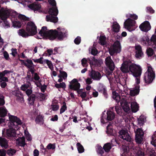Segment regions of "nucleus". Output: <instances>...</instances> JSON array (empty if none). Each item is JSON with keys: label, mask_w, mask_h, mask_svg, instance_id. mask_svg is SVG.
Returning <instances> with one entry per match:
<instances>
[{"label": "nucleus", "mask_w": 156, "mask_h": 156, "mask_svg": "<svg viewBox=\"0 0 156 156\" xmlns=\"http://www.w3.org/2000/svg\"><path fill=\"white\" fill-rule=\"evenodd\" d=\"M57 29L58 30H50L47 31V27L44 26L42 27L39 33L44 38L51 40H54L56 38L60 41L63 40L64 38L67 37V31L64 28H58Z\"/></svg>", "instance_id": "1"}, {"label": "nucleus", "mask_w": 156, "mask_h": 156, "mask_svg": "<svg viewBox=\"0 0 156 156\" xmlns=\"http://www.w3.org/2000/svg\"><path fill=\"white\" fill-rule=\"evenodd\" d=\"M119 137L124 140L127 141L129 146H123L122 150L123 153V156H129V147H133L134 146V144L131 140V138L128 132L124 130H121L119 132Z\"/></svg>", "instance_id": "2"}, {"label": "nucleus", "mask_w": 156, "mask_h": 156, "mask_svg": "<svg viewBox=\"0 0 156 156\" xmlns=\"http://www.w3.org/2000/svg\"><path fill=\"white\" fill-rule=\"evenodd\" d=\"M37 27L34 23L32 21L28 22L27 24L26 30L27 32L23 29L19 30V35L23 37H26L30 35H34L37 33Z\"/></svg>", "instance_id": "3"}, {"label": "nucleus", "mask_w": 156, "mask_h": 156, "mask_svg": "<svg viewBox=\"0 0 156 156\" xmlns=\"http://www.w3.org/2000/svg\"><path fill=\"white\" fill-rule=\"evenodd\" d=\"M58 12L57 6L52 7L50 8L48 11L49 15L46 16V21L54 23H57L58 21V19L56 16L58 15Z\"/></svg>", "instance_id": "4"}, {"label": "nucleus", "mask_w": 156, "mask_h": 156, "mask_svg": "<svg viewBox=\"0 0 156 156\" xmlns=\"http://www.w3.org/2000/svg\"><path fill=\"white\" fill-rule=\"evenodd\" d=\"M113 98L115 100L118 104L120 103V105L122 107L123 110L126 112H128L130 110L129 106L127 102L125 100L120 101V97L118 95V93L116 91L112 92Z\"/></svg>", "instance_id": "5"}, {"label": "nucleus", "mask_w": 156, "mask_h": 156, "mask_svg": "<svg viewBox=\"0 0 156 156\" xmlns=\"http://www.w3.org/2000/svg\"><path fill=\"white\" fill-rule=\"evenodd\" d=\"M105 63L107 66L105 71L106 74L108 76L112 75L114 70L115 66L110 56H107L105 58Z\"/></svg>", "instance_id": "6"}, {"label": "nucleus", "mask_w": 156, "mask_h": 156, "mask_svg": "<svg viewBox=\"0 0 156 156\" xmlns=\"http://www.w3.org/2000/svg\"><path fill=\"white\" fill-rule=\"evenodd\" d=\"M155 77V74L151 66L148 67L147 72L144 74V79L146 83L149 84L152 83Z\"/></svg>", "instance_id": "7"}, {"label": "nucleus", "mask_w": 156, "mask_h": 156, "mask_svg": "<svg viewBox=\"0 0 156 156\" xmlns=\"http://www.w3.org/2000/svg\"><path fill=\"white\" fill-rule=\"evenodd\" d=\"M129 72L135 77H139L141 75L142 69L140 67L135 64L129 62Z\"/></svg>", "instance_id": "8"}, {"label": "nucleus", "mask_w": 156, "mask_h": 156, "mask_svg": "<svg viewBox=\"0 0 156 156\" xmlns=\"http://www.w3.org/2000/svg\"><path fill=\"white\" fill-rule=\"evenodd\" d=\"M69 83V88L72 90L76 91L78 94L84 92L83 91V89H80V84L77 79H73Z\"/></svg>", "instance_id": "9"}, {"label": "nucleus", "mask_w": 156, "mask_h": 156, "mask_svg": "<svg viewBox=\"0 0 156 156\" xmlns=\"http://www.w3.org/2000/svg\"><path fill=\"white\" fill-rule=\"evenodd\" d=\"M121 51L120 43L118 41H116L114 43L112 47L109 49V52L111 55H113L115 54L119 53Z\"/></svg>", "instance_id": "10"}, {"label": "nucleus", "mask_w": 156, "mask_h": 156, "mask_svg": "<svg viewBox=\"0 0 156 156\" xmlns=\"http://www.w3.org/2000/svg\"><path fill=\"white\" fill-rule=\"evenodd\" d=\"M9 119L11 122V127L18 129L19 125H20L22 124V122L20 119L17 116L10 115L9 116Z\"/></svg>", "instance_id": "11"}, {"label": "nucleus", "mask_w": 156, "mask_h": 156, "mask_svg": "<svg viewBox=\"0 0 156 156\" xmlns=\"http://www.w3.org/2000/svg\"><path fill=\"white\" fill-rule=\"evenodd\" d=\"M1 11L2 12H4L5 13V15H4L2 13V14L3 15V18H6V17H9V16H11L12 17L15 18L18 16L17 12L12 10L8 9L7 8L5 9L4 7H2L1 9Z\"/></svg>", "instance_id": "12"}, {"label": "nucleus", "mask_w": 156, "mask_h": 156, "mask_svg": "<svg viewBox=\"0 0 156 156\" xmlns=\"http://www.w3.org/2000/svg\"><path fill=\"white\" fill-rule=\"evenodd\" d=\"M106 116L104 113L102 114V115L101 117V122L104 123L105 122L104 119L107 121H112L114 119L115 117V113L111 111H107L106 112Z\"/></svg>", "instance_id": "13"}, {"label": "nucleus", "mask_w": 156, "mask_h": 156, "mask_svg": "<svg viewBox=\"0 0 156 156\" xmlns=\"http://www.w3.org/2000/svg\"><path fill=\"white\" fill-rule=\"evenodd\" d=\"M98 60L96 59L94 56L88 58L87 59L85 58H83L81 61L82 66L84 67H87L88 66L87 62H88L90 66L95 64L98 62Z\"/></svg>", "instance_id": "14"}, {"label": "nucleus", "mask_w": 156, "mask_h": 156, "mask_svg": "<svg viewBox=\"0 0 156 156\" xmlns=\"http://www.w3.org/2000/svg\"><path fill=\"white\" fill-rule=\"evenodd\" d=\"M135 140L136 143L141 144L143 140L144 133L141 128H138L135 131Z\"/></svg>", "instance_id": "15"}, {"label": "nucleus", "mask_w": 156, "mask_h": 156, "mask_svg": "<svg viewBox=\"0 0 156 156\" xmlns=\"http://www.w3.org/2000/svg\"><path fill=\"white\" fill-rule=\"evenodd\" d=\"M136 22L130 18H128L124 22V25L125 28L129 31H132L135 30L133 27L135 25Z\"/></svg>", "instance_id": "16"}, {"label": "nucleus", "mask_w": 156, "mask_h": 156, "mask_svg": "<svg viewBox=\"0 0 156 156\" xmlns=\"http://www.w3.org/2000/svg\"><path fill=\"white\" fill-rule=\"evenodd\" d=\"M129 62H131L130 60H127L123 62L120 67V69L123 73H127L129 72Z\"/></svg>", "instance_id": "17"}, {"label": "nucleus", "mask_w": 156, "mask_h": 156, "mask_svg": "<svg viewBox=\"0 0 156 156\" xmlns=\"http://www.w3.org/2000/svg\"><path fill=\"white\" fill-rule=\"evenodd\" d=\"M139 28L142 31L147 32L151 29V27L149 22L146 21L140 25Z\"/></svg>", "instance_id": "18"}, {"label": "nucleus", "mask_w": 156, "mask_h": 156, "mask_svg": "<svg viewBox=\"0 0 156 156\" xmlns=\"http://www.w3.org/2000/svg\"><path fill=\"white\" fill-rule=\"evenodd\" d=\"M28 6L29 8L34 12L38 11L39 12H40L41 11L40 9L41 8V6L38 3H33L29 5Z\"/></svg>", "instance_id": "19"}, {"label": "nucleus", "mask_w": 156, "mask_h": 156, "mask_svg": "<svg viewBox=\"0 0 156 156\" xmlns=\"http://www.w3.org/2000/svg\"><path fill=\"white\" fill-rule=\"evenodd\" d=\"M90 75L94 80H99L101 78V74L99 72L92 69L90 73Z\"/></svg>", "instance_id": "20"}, {"label": "nucleus", "mask_w": 156, "mask_h": 156, "mask_svg": "<svg viewBox=\"0 0 156 156\" xmlns=\"http://www.w3.org/2000/svg\"><path fill=\"white\" fill-rule=\"evenodd\" d=\"M115 142L117 144H119L118 143V140L117 139H113L111 141V143H108L104 144L103 148L106 152H109L112 147V142L113 141Z\"/></svg>", "instance_id": "21"}, {"label": "nucleus", "mask_w": 156, "mask_h": 156, "mask_svg": "<svg viewBox=\"0 0 156 156\" xmlns=\"http://www.w3.org/2000/svg\"><path fill=\"white\" fill-rule=\"evenodd\" d=\"M26 61L27 63L25 64V66L28 69V71L35 69V65L34 64L32 61L31 60L27 59Z\"/></svg>", "instance_id": "22"}, {"label": "nucleus", "mask_w": 156, "mask_h": 156, "mask_svg": "<svg viewBox=\"0 0 156 156\" xmlns=\"http://www.w3.org/2000/svg\"><path fill=\"white\" fill-rule=\"evenodd\" d=\"M16 129L13 127L7 129L6 132L7 135L9 137H15L16 136Z\"/></svg>", "instance_id": "23"}, {"label": "nucleus", "mask_w": 156, "mask_h": 156, "mask_svg": "<svg viewBox=\"0 0 156 156\" xmlns=\"http://www.w3.org/2000/svg\"><path fill=\"white\" fill-rule=\"evenodd\" d=\"M0 146L2 148H7L8 147V140L4 137H0Z\"/></svg>", "instance_id": "24"}, {"label": "nucleus", "mask_w": 156, "mask_h": 156, "mask_svg": "<svg viewBox=\"0 0 156 156\" xmlns=\"http://www.w3.org/2000/svg\"><path fill=\"white\" fill-rule=\"evenodd\" d=\"M149 45L152 46L154 49L156 48V35H153L151 39H149Z\"/></svg>", "instance_id": "25"}, {"label": "nucleus", "mask_w": 156, "mask_h": 156, "mask_svg": "<svg viewBox=\"0 0 156 156\" xmlns=\"http://www.w3.org/2000/svg\"><path fill=\"white\" fill-rule=\"evenodd\" d=\"M106 133L107 134L112 136L115 135V131L113 129L112 124L109 123L107 126Z\"/></svg>", "instance_id": "26"}, {"label": "nucleus", "mask_w": 156, "mask_h": 156, "mask_svg": "<svg viewBox=\"0 0 156 156\" xmlns=\"http://www.w3.org/2000/svg\"><path fill=\"white\" fill-rule=\"evenodd\" d=\"M16 141L17 142V144L19 146L24 147L26 144L25 143V138L23 136L19 137L16 140Z\"/></svg>", "instance_id": "27"}, {"label": "nucleus", "mask_w": 156, "mask_h": 156, "mask_svg": "<svg viewBox=\"0 0 156 156\" xmlns=\"http://www.w3.org/2000/svg\"><path fill=\"white\" fill-rule=\"evenodd\" d=\"M149 38L147 36H143L139 39L141 43L144 45H149Z\"/></svg>", "instance_id": "28"}, {"label": "nucleus", "mask_w": 156, "mask_h": 156, "mask_svg": "<svg viewBox=\"0 0 156 156\" xmlns=\"http://www.w3.org/2000/svg\"><path fill=\"white\" fill-rule=\"evenodd\" d=\"M135 49L136 52L135 56L136 58H140L143 55V53L142 50V48L140 45L136 46Z\"/></svg>", "instance_id": "29"}, {"label": "nucleus", "mask_w": 156, "mask_h": 156, "mask_svg": "<svg viewBox=\"0 0 156 156\" xmlns=\"http://www.w3.org/2000/svg\"><path fill=\"white\" fill-rule=\"evenodd\" d=\"M7 110L5 106H0V117H4L7 114Z\"/></svg>", "instance_id": "30"}, {"label": "nucleus", "mask_w": 156, "mask_h": 156, "mask_svg": "<svg viewBox=\"0 0 156 156\" xmlns=\"http://www.w3.org/2000/svg\"><path fill=\"white\" fill-rule=\"evenodd\" d=\"M140 86L137 85L135 89L130 91V94L131 96H134L138 94L140 91Z\"/></svg>", "instance_id": "31"}, {"label": "nucleus", "mask_w": 156, "mask_h": 156, "mask_svg": "<svg viewBox=\"0 0 156 156\" xmlns=\"http://www.w3.org/2000/svg\"><path fill=\"white\" fill-rule=\"evenodd\" d=\"M131 107L132 112H136L139 110V106L136 102H132L131 104Z\"/></svg>", "instance_id": "32"}, {"label": "nucleus", "mask_w": 156, "mask_h": 156, "mask_svg": "<svg viewBox=\"0 0 156 156\" xmlns=\"http://www.w3.org/2000/svg\"><path fill=\"white\" fill-rule=\"evenodd\" d=\"M2 11H1V9H0V17L1 18L2 20H3L4 22L5 25V26H6L10 27V24L7 21V19L9 17V16L6 17V18H3V15H2V13H3V14L5 15V13L3 12H1Z\"/></svg>", "instance_id": "33"}, {"label": "nucleus", "mask_w": 156, "mask_h": 156, "mask_svg": "<svg viewBox=\"0 0 156 156\" xmlns=\"http://www.w3.org/2000/svg\"><path fill=\"white\" fill-rule=\"evenodd\" d=\"M36 123L43 124V117L41 115H39L36 117L35 120Z\"/></svg>", "instance_id": "34"}, {"label": "nucleus", "mask_w": 156, "mask_h": 156, "mask_svg": "<svg viewBox=\"0 0 156 156\" xmlns=\"http://www.w3.org/2000/svg\"><path fill=\"white\" fill-rule=\"evenodd\" d=\"M28 97V100L30 104L33 105L36 98L35 95L34 94H32L31 95Z\"/></svg>", "instance_id": "35"}, {"label": "nucleus", "mask_w": 156, "mask_h": 156, "mask_svg": "<svg viewBox=\"0 0 156 156\" xmlns=\"http://www.w3.org/2000/svg\"><path fill=\"white\" fill-rule=\"evenodd\" d=\"M120 26L117 23H113L112 25V30L115 33H118L119 31Z\"/></svg>", "instance_id": "36"}, {"label": "nucleus", "mask_w": 156, "mask_h": 156, "mask_svg": "<svg viewBox=\"0 0 156 156\" xmlns=\"http://www.w3.org/2000/svg\"><path fill=\"white\" fill-rule=\"evenodd\" d=\"M89 51L90 53L94 56L96 55L98 53L97 49L94 47H91V48H90Z\"/></svg>", "instance_id": "37"}, {"label": "nucleus", "mask_w": 156, "mask_h": 156, "mask_svg": "<svg viewBox=\"0 0 156 156\" xmlns=\"http://www.w3.org/2000/svg\"><path fill=\"white\" fill-rule=\"evenodd\" d=\"M146 53L148 57L152 56L154 54V51L151 48H147L146 50Z\"/></svg>", "instance_id": "38"}, {"label": "nucleus", "mask_w": 156, "mask_h": 156, "mask_svg": "<svg viewBox=\"0 0 156 156\" xmlns=\"http://www.w3.org/2000/svg\"><path fill=\"white\" fill-rule=\"evenodd\" d=\"M76 146L79 153H81L84 151V150L83 147L80 143H77Z\"/></svg>", "instance_id": "39"}, {"label": "nucleus", "mask_w": 156, "mask_h": 156, "mask_svg": "<svg viewBox=\"0 0 156 156\" xmlns=\"http://www.w3.org/2000/svg\"><path fill=\"white\" fill-rule=\"evenodd\" d=\"M99 43L101 45H105L106 44V37L105 36H101L99 39Z\"/></svg>", "instance_id": "40"}, {"label": "nucleus", "mask_w": 156, "mask_h": 156, "mask_svg": "<svg viewBox=\"0 0 156 156\" xmlns=\"http://www.w3.org/2000/svg\"><path fill=\"white\" fill-rule=\"evenodd\" d=\"M67 109V107L65 102L64 101L62 103V106L60 109V113L62 114L65 112Z\"/></svg>", "instance_id": "41"}, {"label": "nucleus", "mask_w": 156, "mask_h": 156, "mask_svg": "<svg viewBox=\"0 0 156 156\" xmlns=\"http://www.w3.org/2000/svg\"><path fill=\"white\" fill-rule=\"evenodd\" d=\"M14 95L18 97L19 99H23V94L21 92L19 91H16L14 92Z\"/></svg>", "instance_id": "42"}, {"label": "nucleus", "mask_w": 156, "mask_h": 156, "mask_svg": "<svg viewBox=\"0 0 156 156\" xmlns=\"http://www.w3.org/2000/svg\"><path fill=\"white\" fill-rule=\"evenodd\" d=\"M55 86L56 88L58 89L61 88L65 89L66 87V84L64 82H62V83H60L59 84L56 83L55 84Z\"/></svg>", "instance_id": "43"}, {"label": "nucleus", "mask_w": 156, "mask_h": 156, "mask_svg": "<svg viewBox=\"0 0 156 156\" xmlns=\"http://www.w3.org/2000/svg\"><path fill=\"white\" fill-rule=\"evenodd\" d=\"M59 73L60 75L58 76V77H62L64 79H65L66 78L67 76V74L66 72L64 71H62L61 70H60Z\"/></svg>", "instance_id": "44"}, {"label": "nucleus", "mask_w": 156, "mask_h": 156, "mask_svg": "<svg viewBox=\"0 0 156 156\" xmlns=\"http://www.w3.org/2000/svg\"><path fill=\"white\" fill-rule=\"evenodd\" d=\"M12 25L14 27L20 28L21 27V24L20 21H15L12 22Z\"/></svg>", "instance_id": "45"}, {"label": "nucleus", "mask_w": 156, "mask_h": 156, "mask_svg": "<svg viewBox=\"0 0 156 156\" xmlns=\"http://www.w3.org/2000/svg\"><path fill=\"white\" fill-rule=\"evenodd\" d=\"M44 62L47 64L48 67L51 70H52L53 69V65L51 61L48 59H45Z\"/></svg>", "instance_id": "46"}, {"label": "nucleus", "mask_w": 156, "mask_h": 156, "mask_svg": "<svg viewBox=\"0 0 156 156\" xmlns=\"http://www.w3.org/2000/svg\"><path fill=\"white\" fill-rule=\"evenodd\" d=\"M136 153L137 156H144V152L142 151L140 148H137V151Z\"/></svg>", "instance_id": "47"}, {"label": "nucleus", "mask_w": 156, "mask_h": 156, "mask_svg": "<svg viewBox=\"0 0 156 156\" xmlns=\"http://www.w3.org/2000/svg\"><path fill=\"white\" fill-rule=\"evenodd\" d=\"M5 103L4 97L0 94V106H4L3 105H5Z\"/></svg>", "instance_id": "48"}, {"label": "nucleus", "mask_w": 156, "mask_h": 156, "mask_svg": "<svg viewBox=\"0 0 156 156\" xmlns=\"http://www.w3.org/2000/svg\"><path fill=\"white\" fill-rule=\"evenodd\" d=\"M18 17L19 18L23 21H29V18L23 15L19 14L18 15Z\"/></svg>", "instance_id": "49"}, {"label": "nucleus", "mask_w": 156, "mask_h": 156, "mask_svg": "<svg viewBox=\"0 0 156 156\" xmlns=\"http://www.w3.org/2000/svg\"><path fill=\"white\" fill-rule=\"evenodd\" d=\"M11 72L10 71L5 70L4 71L0 73V79H1L2 77H4L5 74L9 73Z\"/></svg>", "instance_id": "50"}, {"label": "nucleus", "mask_w": 156, "mask_h": 156, "mask_svg": "<svg viewBox=\"0 0 156 156\" xmlns=\"http://www.w3.org/2000/svg\"><path fill=\"white\" fill-rule=\"evenodd\" d=\"M16 152V150L11 148H10L7 151V154L9 155H13Z\"/></svg>", "instance_id": "51"}, {"label": "nucleus", "mask_w": 156, "mask_h": 156, "mask_svg": "<svg viewBox=\"0 0 156 156\" xmlns=\"http://www.w3.org/2000/svg\"><path fill=\"white\" fill-rule=\"evenodd\" d=\"M51 108L52 110L54 111H57L59 108V105L56 104H52L51 105Z\"/></svg>", "instance_id": "52"}, {"label": "nucleus", "mask_w": 156, "mask_h": 156, "mask_svg": "<svg viewBox=\"0 0 156 156\" xmlns=\"http://www.w3.org/2000/svg\"><path fill=\"white\" fill-rule=\"evenodd\" d=\"M138 124L140 126H143L144 123V119L140 116V117L137 119Z\"/></svg>", "instance_id": "53"}, {"label": "nucleus", "mask_w": 156, "mask_h": 156, "mask_svg": "<svg viewBox=\"0 0 156 156\" xmlns=\"http://www.w3.org/2000/svg\"><path fill=\"white\" fill-rule=\"evenodd\" d=\"M55 144L49 143L47 146L46 148L48 150L51 149L53 150L55 149Z\"/></svg>", "instance_id": "54"}, {"label": "nucleus", "mask_w": 156, "mask_h": 156, "mask_svg": "<svg viewBox=\"0 0 156 156\" xmlns=\"http://www.w3.org/2000/svg\"><path fill=\"white\" fill-rule=\"evenodd\" d=\"M103 149H104L101 146H99L98 147V150L97 151L98 153L99 154L102 155L104 153Z\"/></svg>", "instance_id": "55"}, {"label": "nucleus", "mask_w": 156, "mask_h": 156, "mask_svg": "<svg viewBox=\"0 0 156 156\" xmlns=\"http://www.w3.org/2000/svg\"><path fill=\"white\" fill-rule=\"evenodd\" d=\"M29 87V85L24 84L21 85L20 87V89L23 91H25Z\"/></svg>", "instance_id": "56"}, {"label": "nucleus", "mask_w": 156, "mask_h": 156, "mask_svg": "<svg viewBox=\"0 0 156 156\" xmlns=\"http://www.w3.org/2000/svg\"><path fill=\"white\" fill-rule=\"evenodd\" d=\"M81 41V37L80 36H77L74 40V42L76 44H79Z\"/></svg>", "instance_id": "57"}, {"label": "nucleus", "mask_w": 156, "mask_h": 156, "mask_svg": "<svg viewBox=\"0 0 156 156\" xmlns=\"http://www.w3.org/2000/svg\"><path fill=\"white\" fill-rule=\"evenodd\" d=\"M43 59V58L42 57H41L39 59H33V61L35 62H37V63H39L41 64H42L43 63V61H42V59Z\"/></svg>", "instance_id": "58"}, {"label": "nucleus", "mask_w": 156, "mask_h": 156, "mask_svg": "<svg viewBox=\"0 0 156 156\" xmlns=\"http://www.w3.org/2000/svg\"><path fill=\"white\" fill-rule=\"evenodd\" d=\"M146 12L150 13H153L154 12V10L151 7H147L146 8Z\"/></svg>", "instance_id": "59"}, {"label": "nucleus", "mask_w": 156, "mask_h": 156, "mask_svg": "<svg viewBox=\"0 0 156 156\" xmlns=\"http://www.w3.org/2000/svg\"><path fill=\"white\" fill-rule=\"evenodd\" d=\"M106 88V87L104 86L102 84H100L98 87V90L99 92H101Z\"/></svg>", "instance_id": "60"}, {"label": "nucleus", "mask_w": 156, "mask_h": 156, "mask_svg": "<svg viewBox=\"0 0 156 156\" xmlns=\"http://www.w3.org/2000/svg\"><path fill=\"white\" fill-rule=\"evenodd\" d=\"M49 4L52 7L56 6V2L55 0H48Z\"/></svg>", "instance_id": "61"}, {"label": "nucleus", "mask_w": 156, "mask_h": 156, "mask_svg": "<svg viewBox=\"0 0 156 156\" xmlns=\"http://www.w3.org/2000/svg\"><path fill=\"white\" fill-rule=\"evenodd\" d=\"M100 93H102L103 94V95L106 98H108V95L107 93L106 88L103 90Z\"/></svg>", "instance_id": "62"}, {"label": "nucleus", "mask_w": 156, "mask_h": 156, "mask_svg": "<svg viewBox=\"0 0 156 156\" xmlns=\"http://www.w3.org/2000/svg\"><path fill=\"white\" fill-rule=\"evenodd\" d=\"M47 87V85L44 84L39 88L41 90L42 92L44 93Z\"/></svg>", "instance_id": "63"}, {"label": "nucleus", "mask_w": 156, "mask_h": 156, "mask_svg": "<svg viewBox=\"0 0 156 156\" xmlns=\"http://www.w3.org/2000/svg\"><path fill=\"white\" fill-rule=\"evenodd\" d=\"M33 79H34V80L35 81H37L39 80L40 78L39 76L38 75V73H35L34 74V75Z\"/></svg>", "instance_id": "64"}]
</instances>
